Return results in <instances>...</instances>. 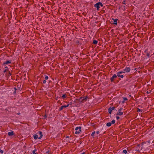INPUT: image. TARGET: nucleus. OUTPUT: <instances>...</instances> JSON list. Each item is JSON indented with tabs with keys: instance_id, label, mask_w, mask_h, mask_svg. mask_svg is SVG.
Listing matches in <instances>:
<instances>
[{
	"instance_id": "393cba45",
	"label": "nucleus",
	"mask_w": 154,
	"mask_h": 154,
	"mask_svg": "<svg viewBox=\"0 0 154 154\" xmlns=\"http://www.w3.org/2000/svg\"><path fill=\"white\" fill-rule=\"evenodd\" d=\"M116 118L117 120H118L119 119L120 117L119 116H116Z\"/></svg>"
},
{
	"instance_id": "20e7f679",
	"label": "nucleus",
	"mask_w": 154,
	"mask_h": 154,
	"mask_svg": "<svg viewBox=\"0 0 154 154\" xmlns=\"http://www.w3.org/2000/svg\"><path fill=\"white\" fill-rule=\"evenodd\" d=\"M88 98V97L87 96L83 97H81L80 98L79 100H81V101L82 103H84V102L86 101Z\"/></svg>"
},
{
	"instance_id": "aec40b11",
	"label": "nucleus",
	"mask_w": 154,
	"mask_h": 154,
	"mask_svg": "<svg viewBox=\"0 0 154 154\" xmlns=\"http://www.w3.org/2000/svg\"><path fill=\"white\" fill-rule=\"evenodd\" d=\"M36 150H33V151H32V153H33V154H37V153H36L35 152V151H36Z\"/></svg>"
},
{
	"instance_id": "f3484780",
	"label": "nucleus",
	"mask_w": 154,
	"mask_h": 154,
	"mask_svg": "<svg viewBox=\"0 0 154 154\" xmlns=\"http://www.w3.org/2000/svg\"><path fill=\"white\" fill-rule=\"evenodd\" d=\"M125 72V71H122L119 72H118V74H122V73H124Z\"/></svg>"
},
{
	"instance_id": "ddd939ff",
	"label": "nucleus",
	"mask_w": 154,
	"mask_h": 154,
	"mask_svg": "<svg viewBox=\"0 0 154 154\" xmlns=\"http://www.w3.org/2000/svg\"><path fill=\"white\" fill-rule=\"evenodd\" d=\"M128 99L126 97H124L123 98V100L122 101V103H124L126 100H127Z\"/></svg>"
},
{
	"instance_id": "412c9836",
	"label": "nucleus",
	"mask_w": 154,
	"mask_h": 154,
	"mask_svg": "<svg viewBox=\"0 0 154 154\" xmlns=\"http://www.w3.org/2000/svg\"><path fill=\"white\" fill-rule=\"evenodd\" d=\"M115 123V120H113L112 121V123H111L112 124H114V123Z\"/></svg>"
},
{
	"instance_id": "2f4dec72",
	"label": "nucleus",
	"mask_w": 154,
	"mask_h": 154,
	"mask_svg": "<svg viewBox=\"0 0 154 154\" xmlns=\"http://www.w3.org/2000/svg\"><path fill=\"white\" fill-rule=\"evenodd\" d=\"M38 137H39L40 136V135H39V134H38Z\"/></svg>"
},
{
	"instance_id": "c756f323",
	"label": "nucleus",
	"mask_w": 154,
	"mask_h": 154,
	"mask_svg": "<svg viewBox=\"0 0 154 154\" xmlns=\"http://www.w3.org/2000/svg\"><path fill=\"white\" fill-rule=\"evenodd\" d=\"M96 133L97 134H98L99 133V131H97L96 132Z\"/></svg>"
},
{
	"instance_id": "0eeeda50",
	"label": "nucleus",
	"mask_w": 154,
	"mask_h": 154,
	"mask_svg": "<svg viewBox=\"0 0 154 154\" xmlns=\"http://www.w3.org/2000/svg\"><path fill=\"white\" fill-rule=\"evenodd\" d=\"M131 70L130 68L129 67H126L123 70L125 72H129Z\"/></svg>"
},
{
	"instance_id": "39448f33",
	"label": "nucleus",
	"mask_w": 154,
	"mask_h": 154,
	"mask_svg": "<svg viewBox=\"0 0 154 154\" xmlns=\"http://www.w3.org/2000/svg\"><path fill=\"white\" fill-rule=\"evenodd\" d=\"M122 108H121L118 110V112L116 114L117 116H121L123 115V113L122 112Z\"/></svg>"
},
{
	"instance_id": "dca6fc26",
	"label": "nucleus",
	"mask_w": 154,
	"mask_h": 154,
	"mask_svg": "<svg viewBox=\"0 0 154 154\" xmlns=\"http://www.w3.org/2000/svg\"><path fill=\"white\" fill-rule=\"evenodd\" d=\"M98 42L97 40H94L93 41V43L94 44H97V43Z\"/></svg>"
},
{
	"instance_id": "9b49d317",
	"label": "nucleus",
	"mask_w": 154,
	"mask_h": 154,
	"mask_svg": "<svg viewBox=\"0 0 154 154\" xmlns=\"http://www.w3.org/2000/svg\"><path fill=\"white\" fill-rule=\"evenodd\" d=\"M8 134L9 136H11L14 135V133L13 131L9 132L8 133Z\"/></svg>"
},
{
	"instance_id": "5701e85b",
	"label": "nucleus",
	"mask_w": 154,
	"mask_h": 154,
	"mask_svg": "<svg viewBox=\"0 0 154 154\" xmlns=\"http://www.w3.org/2000/svg\"><path fill=\"white\" fill-rule=\"evenodd\" d=\"M142 110H141L140 109L138 108L137 110V112H142Z\"/></svg>"
},
{
	"instance_id": "7c9ffc66",
	"label": "nucleus",
	"mask_w": 154,
	"mask_h": 154,
	"mask_svg": "<svg viewBox=\"0 0 154 154\" xmlns=\"http://www.w3.org/2000/svg\"><path fill=\"white\" fill-rule=\"evenodd\" d=\"M66 138H69V136H66Z\"/></svg>"
},
{
	"instance_id": "f03ea898",
	"label": "nucleus",
	"mask_w": 154,
	"mask_h": 154,
	"mask_svg": "<svg viewBox=\"0 0 154 154\" xmlns=\"http://www.w3.org/2000/svg\"><path fill=\"white\" fill-rule=\"evenodd\" d=\"M100 6L102 7L103 6L102 3L100 2H98L95 4L94 5V6L97 8V11L99 10V8H100Z\"/></svg>"
},
{
	"instance_id": "f8f14e48",
	"label": "nucleus",
	"mask_w": 154,
	"mask_h": 154,
	"mask_svg": "<svg viewBox=\"0 0 154 154\" xmlns=\"http://www.w3.org/2000/svg\"><path fill=\"white\" fill-rule=\"evenodd\" d=\"M117 76L121 78H123L124 77L123 75H120V74H118V72L117 73Z\"/></svg>"
},
{
	"instance_id": "1a4fd4ad",
	"label": "nucleus",
	"mask_w": 154,
	"mask_h": 154,
	"mask_svg": "<svg viewBox=\"0 0 154 154\" xmlns=\"http://www.w3.org/2000/svg\"><path fill=\"white\" fill-rule=\"evenodd\" d=\"M69 104L67 105H63L59 109L60 111L62 110L63 108H66L69 106Z\"/></svg>"
},
{
	"instance_id": "a878e982",
	"label": "nucleus",
	"mask_w": 154,
	"mask_h": 154,
	"mask_svg": "<svg viewBox=\"0 0 154 154\" xmlns=\"http://www.w3.org/2000/svg\"><path fill=\"white\" fill-rule=\"evenodd\" d=\"M46 153H48V154H50V152L49 151H48L47 152H46Z\"/></svg>"
},
{
	"instance_id": "a211bd4d",
	"label": "nucleus",
	"mask_w": 154,
	"mask_h": 154,
	"mask_svg": "<svg viewBox=\"0 0 154 154\" xmlns=\"http://www.w3.org/2000/svg\"><path fill=\"white\" fill-rule=\"evenodd\" d=\"M123 152L125 153L126 154L127 153V151L126 149H124L123 151Z\"/></svg>"
},
{
	"instance_id": "bb28decb",
	"label": "nucleus",
	"mask_w": 154,
	"mask_h": 154,
	"mask_svg": "<svg viewBox=\"0 0 154 154\" xmlns=\"http://www.w3.org/2000/svg\"><path fill=\"white\" fill-rule=\"evenodd\" d=\"M0 152L1 153H2V154H3V152H4L3 151V150H0Z\"/></svg>"
},
{
	"instance_id": "cd10ccee",
	"label": "nucleus",
	"mask_w": 154,
	"mask_h": 154,
	"mask_svg": "<svg viewBox=\"0 0 154 154\" xmlns=\"http://www.w3.org/2000/svg\"><path fill=\"white\" fill-rule=\"evenodd\" d=\"M46 81L45 80H44L43 81V83L45 84V83H46Z\"/></svg>"
},
{
	"instance_id": "f257e3e1",
	"label": "nucleus",
	"mask_w": 154,
	"mask_h": 154,
	"mask_svg": "<svg viewBox=\"0 0 154 154\" xmlns=\"http://www.w3.org/2000/svg\"><path fill=\"white\" fill-rule=\"evenodd\" d=\"M33 136L35 140H36L38 138L40 139L42 137V133L41 131H39L37 133V134H34Z\"/></svg>"
},
{
	"instance_id": "6e6552de",
	"label": "nucleus",
	"mask_w": 154,
	"mask_h": 154,
	"mask_svg": "<svg viewBox=\"0 0 154 154\" xmlns=\"http://www.w3.org/2000/svg\"><path fill=\"white\" fill-rule=\"evenodd\" d=\"M117 75L116 74H114L113 75L112 77L110 79V80L111 82H113L114 81V79L117 78Z\"/></svg>"
},
{
	"instance_id": "2eb2a0df",
	"label": "nucleus",
	"mask_w": 154,
	"mask_h": 154,
	"mask_svg": "<svg viewBox=\"0 0 154 154\" xmlns=\"http://www.w3.org/2000/svg\"><path fill=\"white\" fill-rule=\"evenodd\" d=\"M118 19H116L115 20H114V24H115V25H117V23L116 22L118 20Z\"/></svg>"
},
{
	"instance_id": "4be33fe9",
	"label": "nucleus",
	"mask_w": 154,
	"mask_h": 154,
	"mask_svg": "<svg viewBox=\"0 0 154 154\" xmlns=\"http://www.w3.org/2000/svg\"><path fill=\"white\" fill-rule=\"evenodd\" d=\"M95 131H94L92 133V134H91V135L92 136H94V134H95Z\"/></svg>"
},
{
	"instance_id": "b1692460",
	"label": "nucleus",
	"mask_w": 154,
	"mask_h": 154,
	"mask_svg": "<svg viewBox=\"0 0 154 154\" xmlns=\"http://www.w3.org/2000/svg\"><path fill=\"white\" fill-rule=\"evenodd\" d=\"M48 76H45V80H47L48 79Z\"/></svg>"
},
{
	"instance_id": "4468645a",
	"label": "nucleus",
	"mask_w": 154,
	"mask_h": 154,
	"mask_svg": "<svg viewBox=\"0 0 154 154\" xmlns=\"http://www.w3.org/2000/svg\"><path fill=\"white\" fill-rule=\"evenodd\" d=\"M112 123L111 122H108L106 124V126L108 127H109L111 126Z\"/></svg>"
},
{
	"instance_id": "6ab92c4d",
	"label": "nucleus",
	"mask_w": 154,
	"mask_h": 154,
	"mask_svg": "<svg viewBox=\"0 0 154 154\" xmlns=\"http://www.w3.org/2000/svg\"><path fill=\"white\" fill-rule=\"evenodd\" d=\"M62 97L63 99H64V98H65L66 97V94H64L62 96Z\"/></svg>"
},
{
	"instance_id": "c85d7f7f",
	"label": "nucleus",
	"mask_w": 154,
	"mask_h": 154,
	"mask_svg": "<svg viewBox=\"0 0 154 154\" xmlns=\"http://www.w3.org/2000/svg\"><path fill=\"white\" fill-rule=\"evenodd\" d=\"M7 71V69H5L4 70V71H3V72L4 73H5V72H6Z\"/></svg>"
},
{
	"instance_id": "7ed1b4c3",
	"label": "nucleus",
	"mask_w": 154,
	"mask_h": 154,
	"mask_svg": "<svg viewBox=\"0 0 154 154\" xmlns=\"http://www.w3.org/2000/svg\"><path fill=\"white\" fill-rule=\"evenodd\" d=\"M81 127H77L75 128V130L76 131L75 132V134H79L80 132L81 131Z\"/></svg>"
},
{
	"instance_id": "9d476101",
	"label": "nucleus",
	"mask_w": 154,
	"mask_h": 154,
	"mask_svg": "<svg viewBox=\"0 0 154 154\" xmlns=\"http://www.w3.org/2000/svg\"><path fill=\"white\" fill-rule=\"evenodd\" d=\"M11 63V61L10 60H7L4 63H3V64L5 65V64H10Z\"/></svg>"
},
{
	"instance_id": "423d86ee",
	"label": "nucleus",
	"mask_w": 154,
	"mask_h": 154,
	"mask_svg": "<svg viewBox=\"0 0 154 154\" xmlns=\"http://www.w3.org/2000/svg\"><path fill=\"white\" fill-rule=\"evenodd\" d=\"M115 108L114 107H109L108 109V112L109 113V114H111L112 110H114Z\"/></svg>"
}]
</instances>
